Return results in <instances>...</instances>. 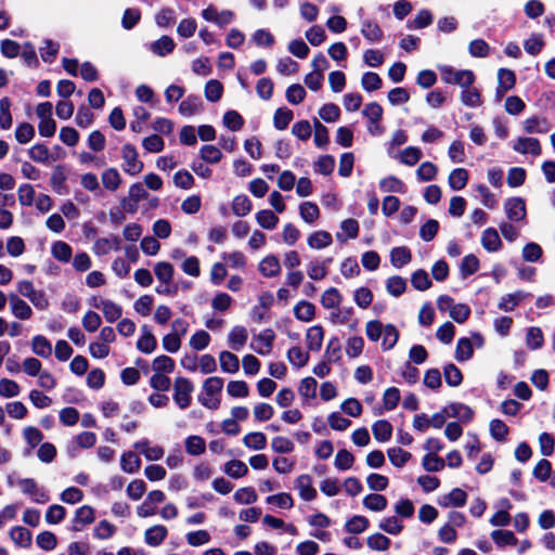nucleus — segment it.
Returning <instances> with one entry per match:
<instances>
[{"mask_svg":"<svg viewBox=\"0 0 555 555\" xmlns=\"http://www.w3.org/2000/svg\"><path fill=\"white\" fill-rule=\"evenodd\" d=\"M366 337L376 343L382 338V349L384 351L391 350L399 339V331L393 324H383L378 320H372L365 324Z\"/></svg>","mask_w":555,"mask_h":555,"instance_id":"1","label":"nucleus"},{"mask_svg":"<svg viewBox=\"0 0 555 555\" xmlns=\"http://www.w3.org/2000/svg\"><path fill=\"white\" fill-rule=\"evenodd\" d=\"M223 388V379L212 376L203 383V392L198 396V401L210 410H216L220 405L219 395Z\"/></svg>","mask_w":555,"mask_h":555,"instance_id":"2","label":"nucleus"},{"mask_svg":"<svg viewBox=\"0 0 555 555\" xmlns=\"http://www.w3.org/2000/svg\"><path fill=\"white\" fill-rule=\"evenodd\" d=\"M193 383L185 377H177L173 383V401L181 409L185 410L191 405Z\"/></svg>","mask_w":555,"mask_h":555,"instance_id":"3","label":"nucleus"},{"mask_svg":"<svg viewBox=\"0 0 555 555\" xmlns=\"http://www.w3.org/2000/svg\"><path fill=\"white\" fill-rule=\"evenodd\" d=\"M442 79L447 83L459 85L460 87H470L475 81V75L469 69H455L451 66L439 67Z\"/></svg>","mask_w":555,"mask_h":555,"instance_id":"4","label":"nucleus"},{"mask_svg":"<svg viewBox=\"0 0 555 555\" xmlns=\"http://www.w3.org/2000/svg\"><path fill=\"white\" fill-rule=\"evenodd\" d=\"M122 170L129 176H137L143 170V163L139 159L138 151L132 144H125L121 149Z\"/></svg>","mask_w":555,"mask_h":555,"instance_id":"5","label":"nucleus"},{"mask_svg":"<svg viewBox=\"0 0 555 555\" xmlns=\"http://www.w3.org/2000/svg\"><path fill=\"white\" fill-rule=\"evenodd\" d=\"M16 485L20 490L24 494L29 495L35 503L44 504L50 500L48 491L42 487H39L33 478L18 479Z\"/></svg>","mask_w":555,"mask_h":555,"instance_id":"6","label":"nucleus"},{"mask_svg":"<svg viewBox=\"0 0 555 555\" xmlns=\"http://www.w3.org/2000/svg\"><path fill=\"white\" fill-rule=\"evenodd\" d=\"M9 307L14 318L25 321L29 320L34 312L31 307L16 293L8 295Z\"/></svg>","mask_w":555,"mask_h":555,"instance_id":"7","label":"nucleus"},{"mask_svg":"<svg viewBox=\"0 0 555 555\" xmlns=\"http://www.w3.org/2000/svg\"><path fill=\"white\" fill-rule=\"evenodd\" d=\"M512 149L519 154H530L532 156H540L542 147L540 141L532 137H519L512 145Z\"/></svg>","mask_w":555,"mask_h":555,"instance_id":"8","label":"nucleus"},{"mask_svg":"<svg viewBox=\"0 0 555 555\" xmlns=\"http://www.w3.org/2000/svg\"><path fill=\"white\" fill-rule=\"evenodd\" d=\"M504 210L511 221H521L527 215L525 201L517 196L505 201Z\"/></svg>","mask_w":555,"mask_h":555,"instance_id":"9","label":"nucleus"},{"mask_svg":"<svg viewBox=\"0 0 555 555\" xmlns=\"http://www.w3.org/2000/svg\"><path fill=\"white\" fill-rule=\"evenodd\" d=\"M274 339L275 334L273 330L266 328L255 337L251 348L259 354H269L272 350Z\"/></svg>","mask_w":555,"mask_h":555,"instance_id":"10","label":"nucleus"},{"mask_svg":"<svg viewBox=\"0 0 555 555\" xmlns=\"http://www.w3.org/2000/svg\"><path fill=\"white\" fill-rule=\"evenodd\" d=\"M94 509L90 505H83L75 512L73 518L72 530L81 531L85 526L90 525L94 521Z\"/></svg>","mask_w":555,"mask_h":555,"instance_id":"11","label":"nucleus"},{"mask_svg":"<svg viewBox=\"0 0 555 555\" xmlns=\"http://www.w3.org/2000/svg\"><path fill=\"white\" fill-rule=\"evenodd\" d=\"M93 306L96 309H100L105 318V320L109 323L115 322L118 320L122 314V308L121 306L115 304L112 300L108 299H99L95 300Z\"/></svg>","mask_w":555,"mask_h":555,"instance_id":"12","label":"nucleus"},{"mask_svg":"<svg viewBox=\"0 0 555 555\" xmlns=\"http://www.w3.org/2000/svg\"><path fill=\"white\" fill-rule=\"evenodd\" d=\"M137 348L143 353H152L157 348V340L149 325L141 326V335Z\"/></svg>","mask_w":555,"mask_h":555,"instance_id":"13","label":"nucleus"},{"mask_svg":"<svg viewBox=\"0 0 555 555\" xmlns=\"http://www.w3.org/2000/svg\"><path fill=\"white\" fill-rule=\"evenodd\" d=\"M299 495L305 501H312L317 498V490L313 487L312 478L309 475H300L295 481Z\"/></svg>","mask_w":555,"mask_h":555,"instance_id":"14","label":"nucleus"},{"mask_svg":"<svg viewBox=\"0 0 555 555\" xmlns=\"http://www.w3.org/2000/svg\"><path fill=\"white\" fill-rule=\"evenodd\" d=\"M134 449L142 453L147 461H158L163 459L165 451L160 446H151L147 439L134 443Z\"/></svg>","mask_w":555,"mask_h":555,"instance_id":"15","label":"nucleus"},{"mask_svg":"<svg viewBox=\"0 0 555 555\" xmlns=\"http://www.w3.org/2000/svg\"><path fill=\"white\" fill-rule=\"evenodd\" d=\"M516 82V77L513 70L507 68H500L498 72V89L496 96L498 100H501L503 94L514 88Z\"/></svg>","mask_w":555,"mask_h":555,"instance_id":"16","label":"nucleus"},{"mask_svg":"<svg viewBox=\"0 0 555 555\" xmlns=\"http://www.w3.org/2000/svg\"><path fill=\"white\" fill-rule=\"evenodd\" d=\"M361 34L371 43L379 42L383 38V29L377 22L366 18L361 23Z\"/></svg>","mask_w":555,"mask_h":555,"instance_id":"17","label":"nucleus"},{"mask_svg":"<svg viewBox=\"0 0 555 555\" xmlns=\"http://www.w3.org/2000/svg\"><path fill=\"white\" fill-rule=\"evenodd\" d=\"M248 339L247 328L242 325L232 327L228 335V343L231 349L241 351Z\"/></svg>","mask_w":555,"mask_h":555,"instance_id":"18","label":"nucleus"},{"mask_svg":"<svg viewBox=\"0 0 555 555\" xmlns=\"http://www.w3.org/2000/svg\"><path fill=\"white\" fill-rule=\"evenodd\" d=\"M120 249V238L118 236L98 238L92 247L96 256L107 255L111 250Z\"/></svg>","mask_w":555,"mask_h":555,"instance_id":"19","label":"nucleus"},{"mask_svg":"<svg viewBox=\"0 0 555 555\" xmlns=\"http://www.w3.org/2000/svg\"><path fill=\"white\" fill-rule=\"evenodd\" d=\"M467 494L460 488H454L450 493L439 499L438 503L442 507H462L466 504Z\"/></svg>","mask_w":555,"mask_h":555,"instance_id":"20","label":"nucleus"},{"mask_svg":"<svg viewBox=\"0 0 555 555\" xmlns=\"http://www.w3.org/2000/svg\"><path fill=\"white\" fill-rule=\"evenodd\" d=\"M168 534L167 528L163 525H155L144 532V542L153 547L160 545Z\"/></svg>","mask_w":555,"mask_h":555,"instance_id":"21","label":"nucleus"},{"mask_svg":"<svg viewBox=\"0 0 555 555\" xmlns=\"http://www.w3.org/2000/svg\"><path fill=\"white\" fill-rule=\"evenodd\" d=\"M481 245L489 253L500 250L502 247V241L498 231L493 228L486 229L481 234Z\"/></svg>","mask_w":555,"mask_h":555,"instance_id":"22","label":"nucleus"},{"mask_svg":"<svg viewBox=\"0 0 555 555\" xmlns=\"http://www.w3.org/2000/svg\"><path fill=\"white\" fill-rule=\"evenodd\" d=\"M444 413L448 417L457 418L464 423H467L473 417V411L470 408L463 403H451L444 406Z\"/></svg>","mask_w":555,"mask_h":555,"instance_id":"23","label":"nucleus"},{"mask_svg":"<svg viewBox=\"0 0 555 555\" xmlns=\"http://www.w3.org/2000/svg\"><path fill=\"white\" fill-rule=\"evenodd\" d=\"M359 234V223L354 219H346L340 223V232L336 233L337 241L345 243Z\"/></svg>","mask_w":555,"mask_h":555,"instance_id":"24","label":"nucleus"},{"mask_svg":"<svg viewBox=\"0 0 555 555\" xmlns=\"http://www.w3.org/2000/svg\"><path fill=\"white\" fill-rule=\"evenodd\" d=\"M324 339V331L321 325H314L308 328L306 334L307 347L309 350L319 351Z\"/></svg>","mask_w":555,"mask_h":555,"instance_id":"25","label":"nucleus"},{"mask_svg":"<svg viewBox=\"0 0 555 555\" xmlns=\"http://www.w3.org/2000/svg\"><path fill=\"white\" fill-rule=\"evenodd\" d=\"M203 102L197 95H189L179 105V113L185 117H191L201 112Z\"/></svg>","mask_w":555,"mask_h":555,"instance_id":"26","label":"nucleus"},{"mask_svg":"<svg viewBox=\"0 0 555 555\" xmlns=\"http://www.w3.org/2000/svg\"><path fill=\"white\" fill-rule=\"evenodd\" d=\"M333 243V237L327 231H315L311 233L307 238V244L312 249H322L330 246Z\"/></svg>","mask_w":555,"mask_h":555,"instance_id":"27","label":"nucleus"},{"mask_svg":"<svg viewBox=\"0 0 555 555\" xmlns=\"http://www.w3.org/2000/svg\"><path fill=\"white\" fill-rule=\"evenodd\" d=\"M372 433L376 441L387 442L392 436V425L386 420H378L373 423Z\"/></svg>","mask_w":555,"mask_h":555,"instance_id":"28","label":"nucleus"},{"mask_svg":"<svg viewBox=\"0 0 555 555\" xmlns=\"http://www.w3.org/2000/svg\"><path fill=\"white\" fill-rule=\"evenodd\" d=\"M176 43L169 36H162L150 46L151 51L158 56H166L175 50Z\"/></svg>","mask_w":555,"mask_h":555,"instance_id":"29","label":"nucleus"},{"mask_svg":"<svg viewBox=\"0 0 555 555\" xmlns=\"http://www.w3.org/2000/svg\"><path fill=\"white\" fill-rule=\"evenodd\" d=\"M259 271L267 278L279 275L281 272V264L278 257L273 255L264 257L259 263Z\"/></svg>","mask_w":555,"mask_h":555,"instance_id":"30","label":"nucleus"},{"mask_svg":"<svg viewBox=\"0 0 555 555\" xmlns=\"http://www.w3.org/2000/svg\"><path fill=\"white\" fill-rule=\"evenodd\" d=\"M500 507L501 509L490 518V524L494 527H504L511 522L508 514V509L512 507L511 502L507 499H503L500 501Z\"/></svg>","mask_w":555,"mask_h":555,"instance_id":"31","label":"nucleus"},{"mask_svg":"<svg viewBox=\"0 0 555 555\" xmlns=\"http://www.w3.org/2000/svg\"><path fill=\"white\" fill-rule=\"evenodd\" d=\"M528 294L522 291H517L512 294L503 296L499 302V309L505 312L513 311L519 302L527 298Z\"/></svg>","mask_w":555,"mask_h":555,"instance_id":"32","label":"nucleus"},{"mask_svg":"<svg viewBox=\"0 0 555 555\" xmlns=\"http://www.w3.org/2000/svg\"><path fill=\"white\" fill-rule=\"evenodd\" d=\"M468 182V171L465 168L453 169L448 178V183L453 191L463 190Z\"/></svg>","mask_w":555,"mask_h":555,"instance_id":"33","label":"nucleus"},{"mask_svg":"<svg viewBox=\"0 0 555 555\" xmlns=\"http://www.w3.org/2000/svg\"><path fill=\"white\" fill-rule=\"evenodd\" d=\"M387 456L390 463L397 467H403L411 459L412 454L409 451L399 447H392L387 450Z\"/></svg>","mask_w":555,"mask_h":555,"instance_id":"34","label":"nucleus"},{"mask_svg":"<svg viewBox=\"0 0 555 555\" xmlns=\"http://www.w3.org/2000/svg\"><path fill=\"white\" fill-rule=\"evenodd\" d=\"M474 354L473 341L468 337H462L456 343L455 360L464 362L469 360Z\"/></svg>","mask_w":555,"mask_h":555,"instance_id":"35","label":"nucleus"},{"mask_svg":"<svg viewBox=\"0 0 555 555\" xmlns=\"http://www.w3.org/2000/svg\"><path fill=\"white\" fill-rule=\"evenodd\" d=\"M551 129L545 118L530 117L524 121V130L527 133H546Z\"/></svg>","mask_w":555,"mask_h":555,"instance_id":"36","label":"nucleus"},{"mask_svg":"<svg viewBox=\"0 0 555 555\" xmlns=\"http://www.w3.org/2000/svg\"><path fill=\"white\" fill-rule=\"evenodd\" d=\"M220 367L225 373H236L240 370L238 358L230 351H221L219 353Z\"/></svg>","mask_w":555,"mask_h":555,"instance_id":"37","label":"nucleus"},{"mask_svg":"<svg viewBox=\"0 0 555 555\" xmlns=\"http://www.w3.org/2000/svg\"><path fill=\"white\" fill-rule=\"evenodd\" d=\"M412 259L411 251L408 247H395L390 251V262L395 268H402Z\"/></svg>","mask_w":555,"mask_h":555,"instance_id":"38","label":"nucleus"},{"mask_svg":"<svg viewBox=\"0 0 555 555\" xmlns=\"http://www.w3.org/2000/svg\"><path fill=\"white\" fill-rule=\"evenodd\" d=\"M31 350L41 358H49L52 353V345L44 336L36 335L31 339Z\"/></svg>","mask_w":555,"mask_h":555,"instance_id":"39","label":"nucleus"},{"mask_svg":"<svg viewBox=\"0 0 555 555\" xmlns=\"http://www.w3.org/2000/svg\"><path fill=\"white\" fill-rule=\"evenodd\" d=\"M422 156L423 153L420 147L408 146L399 153L397 158L406 166H414L421 160Z\"/></svg>","mask_w":555,"mask_h":555,"instance_id":"40","label":"nucleus"},{"mask_svg":"<svg viewBox=\"0 0 555 555\" xmlns=\"http://www.w3.org/2000/svg\"><path fill=\"white\" fill-rule=\"evenodd\" d=\"M315 307L313 304L301 300L294 307L295 318L302 322H309L313 319Z\"/></svg>","mask_w":555,"mask_h":555,"instance_id":"41","label":"nucleus"},{"mask_svg":"<svg viewBox=\"0 0 555 555\" xmlns=\"http://www.w3.org/2000/svg\"><path fill=\"white\" fill-rule=\"evenodd\" d=\"M343 296L335 287L327 288L321 296V305L325 309H337L341 302Z\"/></svg>","mask_w":555,"mask_h":555,"instance_id":"42","label":"nucleus"},{"mask_svg":"<svg viewBox=\"0 0 555 555\" xmlns=\"http://www.w3.org/2000/svg\"><path fill=\"white\" fill-rule=\"evenodd\" d=\"M141 460L139 456L131 452H125L120 459V467L127 474H134L140 469Z\"/></svg>","mask_w":555,"mask_h":555,"instance_id":"43","label":"nucleus"},{"mask_svg":"<svg viewBox=\"0 0 555 555\" xmlns=\"http://www.w3.org/2000/svg\"><path fill=\"white\" fill-rule=\"evenodd\" d=\"M51 253L56 260L65 263L68 262L73 256V249L70 245L63 241L53 243Z\"/></svg>","mask_w":555,"mask_h":555,"instance_id":"44","label":"nucleus"},{"mask_svg":"<svg viewBox=\"0 0 555 555\" xmlns=\"http://www.w3.org/2000/svg\"><path fill=\"white\" fill-rule=\"evenodd\" d=\"M185 450L190 455L197 456L205 452L206 442L205 440L197 435L189 436L185 441Z\"/></svg>","mask_w":555,"mask_h":555,"instance_id":"45","label":"nucleus"},{"mask_svg":"<svg viewBox=\"0 0 555 555\" xmlns=\"http://www.w3.org/2000/svg\"><path fill=\"white\" fill-rule=\"evenodd\" d=\"M461 102L465 106L478 107L482 104L480 92L476 88L463 87Z\"/></svg>","mask_w":555,"mask_h":555,"instance_id":"46","label":"nucleus"},{"mask_svg":"<svg viewBox=\"0 0 555 555\" xmlns=\"http://www.w3.org/2000/svg\"><path fill=\"white\" fill-rule=\"evenodd\" d=\"M154 273L160 283L170 284L173 279V267L167 261H160L155 264Z\"/></svg>","mask_w":555,"mask_h":555,"instance_id":"47","label":"nucleus"},{"mask_svg":"<svg viewBox=\"0 0 555 555\" xmlns=\"http://www.w3.org/2000/svg\"><path fill=\"white\" fill-rule=\"evenodd\" d=\"M433 14L429 10L423 9L420 10L416 14V16L409 21L406 24V27L409 29H421L429 26L433 23Z\"/></svg>","mask_w":555,"mask_h":555,"instance_id":"48","label":"nucleus"},{"mask_svg":"<svg viewBox=\"0 0 555 555\" xmlns=\"http://www.w3.org/2000/svg\"><path fill=\"white\" fill-rule=\"evenodd\" d=\"M406 289V281L402 276L393 275L386 281V291L393 297L401 296Z\"/></svg>","mask_w":555,"mask_h":555,"instance_id":"49","label":"nucleus"},{"mask_svg":"<svg viewBox=\"0 0 555 555\" xmlns=\"http://www.w3.org/2000/svg\"><path fill=\"white\" fill-rule=\"evenodd\" d=\"M10 537L17 546L28 547L31 544V532L24 527L12 528Z\"/></svg>","mask_w":555,"mask_h":555,"instance_id":"50","label":"nucleus"},{"mask_svg":"<svg viewBox=\"0 0 555 555\" xmlns=\"http://www.w3.org/2000/svg\"><path fill=\"white\" fill-rule=\"evenodd\" d=\"M387 499L377 493L367 494L363 499V505L365 508L373 512H382L387 507Z\"/></svg>","mask_w":555,"mask_h":555,"instance_id":"51","label":"nucleus"},{"mask_svg":"<svg viewBox=\"0 0 555 555\" xmlns=\"http://www.w3.org/2000/svg\"><path fill=\"white\" fill-rule=\"evenodd\" d=\"M423 468L428 473L440 472L446 466V461L438 454L427 453L422 460Z\"/></svg>","mask_w":555,"mask_h":555,"instance_id":"52","label":"nucleus"},{"mask_svg":"<svg viewBox=\"0 0 555 555\" xmlns=\"http://www.w3.org/2000/svg\"><path fill=\"white\" fill-rule=\"evenodd\" d=\"M243 442L248 449L263 450L267 446V437L263 433L253 431L244 437Z\"/></svg>","mask_w":555,"mask_h":555,"instance_id":"53","label":"nucleus"},{"mask_svg":"<svg viewBox=\"0 0 555 555\" xmlns=\"http://www.w3.org/2000/svg\"><path fill=\"white\" fill-rule=\"evenodd\" d=\"M102 183L105 189L109 191H116L120 183L121 178L117 169L108 168L101 176Z\"/></svg>","mask_w":555,"mask_h":555,"instance_id":"54","label":"nucleus"},{"mask_svg":"<svg viewBox=\"0 0 555 555\" xmlns=\"http://www.w3.org/2000/svg\"><path fill=\"white\" fill-rule=\"evenodd\" d=\"M256 221L261 228L273 230L279 222V218L273 211L263 209L256 214Z\"/></svg>","mask_w":555,"mask_h":555,"instance_id":"55","label":"nucleus"},{"mask_svg":"<svg viewBox=\"0 0 555 555\" xmlns=\"http://www.w3.org/2000/svg\"><path fill=\"white\" fill-rule=\"evenodd\" d=\"M204 92L209 102H218L222 96L223 86L219 80L210 79L206 82Z\"/></svg>","mask_w":555,"mask_h":555,"instance_id":"56","label":"nucleus"},{"mask_svg":"<svg viewBox=\"0 0 555 555\" xmlns=\"http://www.w3.org/2000/svg\"><path fill=\"white\" fill-rule=\"evenodd\" d=\"M294 114L286 107H280L275 111L273 116V125L278 130H284L293 120Z\"/></svg>","mask_w":555,"mask_h":555,"instance_id":"57","label":"nucleus"},{"mask_svg":"<svg viewBox=\"0 0 555 555\" xmlns=\"http://www.w3.org/2000/svg\"><path fill=\"white\" fill-rule=\"evenodd\" d=\"M443 375L446 383L451 387H457L462 384L463 374L453 363H449L443 367Z\"/></svg>","mask_w":555,"mask_h":555,"instance_id":"58","label":"nucleus"},{"mask_svg":"<svg viewBox=\"0 0 555 555\" xmlns=\"http://www.w3.org/2000/svg\"><path fill=\"white\" fill-rule=\"evenodd\" d=\"M299 214L307 223H313L319 218L320 210L317 204L304 202L299 205Z\"/></svg>","mask_w":555,"mask_h":555,"instance_id":"59","label":"nucleus"},{"mask_svg":"<svg viewBox=\"0 0 555 555\" xmlns=\"http://www.w3.org/2000/svg\"><path fill=\"white\" fill-rule=\"evenodd\" d=\"M251 210V202L246 195H237L232 202V211L235 216L244 217Z\"/></svg>","mask_w":555,"mask_h":555,"instance_id":"60","label":"nucleus"},{"mask_svg":"<svg viewBox=\"0 0 555 555\" xmlns=\"http://www.w3.org/2000/svg\"><path fill=\"white\" fill-rule=\"evenodd\" d=\"M491 539L499 546L515 545L517 543L515 534L509 530H493L491 532Z\"/></svg>","mask_w":555,"mask_h":555,"instance_id":"61","label":"nucleus"},{"mask_svg":"<svg viewBox=\"0 0 555 555\" xmlns=\"http://www.w3.org/2000/svg\"><path fill=\"white\" fill-rule=\"evenodd\" d=\"M543 47L544 39L541 34H533L524 42V49L530 55H538Z\"/></svg>","mask_w":555,"mask_h":555,"instance_id":"62","label":"nucleus"},{"mask_svg":"<svg viewBox=\"0 0 555 555\" xmlns=\"http://www.w3.org/2000/svg\"><path fill=\"white\" fill-rule=\"evenodd\" d=\"M224 473L232 478H241L248 473V467L242 461L232 460L224 465Z\"/></svg>","mask_w":555,"mask_h":555,"instance_id":"63","label":"nucleus"},{"mask_svg":"<svg viewBox=\"0 0 555 555\" xmlns=\"http://www.w3.org/2000/svg\"><path fill=\"white\" fill-rule=\"evenodd\" d=\"M411 283L415 289L421 292L426 291L431 286L429 275L423 269H418L412 274Z\"/></svg>","mask_w":555,"mask_h":555,"instance_id":"64","label":"nucleus"}]
</instances>
